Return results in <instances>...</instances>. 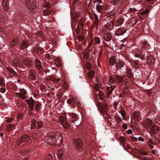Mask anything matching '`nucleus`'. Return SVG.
Masks as SVG:
<instances>
[{"instance_id": "nucleus-24", "label": "nucleus", "mask_w": 160, "mask_h": 160, "mask_svg": "<svg viewBox=\"0 0 160 160\" xmlns=\"http://www.w3.org/2000/svg\"><path fill=\"white\" fill-rule=\"evenodd\" d=\"M107 91L106 92L108 96L107 97H108L109 96L111 93L112 91L113 90V88L111 86L110 87H108L107 88Z\"/></svg>"}, {"instance_id": "nucleus-11", "label": "nucleus", "mask_w": 160, "mask_h": 160, "mask_svg": "<svg viewBox=\"0 0 160 160\" xmlns=\"http://www.w3.org/2000/svg\"><path fill=\"white\" fill-rule=\"evenodd\" d=\"M97 106L98 109L102 112H105L107 110V106L106 104H101V103H98L97 105Z\"/></svg>"}, {"instance_id": "nucleus-45", "label": "nucleus", "mask_w": 160, "mask_h": 160, "mask_svg": "<svg viewBox=\"0 0 160 160\" xmlns=\"http://www.w3.org/2000/svg\"><path fill=\"white\" fill-rule=\"evenodd\" d=\"M83 26V23L80 21H79V23L78 25V29L81 30L82 29Z\"/></svg>"}, {"instance_id": "nucleus-4", "label": "nucleus", "mask_w": 160, "mask_h": 160, "mask_svg": "<svg viewBox=\"0 0 160 160\" xmlns=\"http://www.w3.org/2000/svg\"><path fill=\"white\" fill-rule=\"evenodd\" d=\"M30 140V138L26 134L23 135L18 140L17 144L18 146H19L22 143L28 141Z\"/></svg>"}, {"instance_id": "nucleus-56", "label": "nucleus", "mask_w": 160, "mask_h": 160, "mask_svg": "<svg viewBox=\"0 0 160 160\" xmlns=\"http://www.w3.org/2000/svg\"><path fill=\"white\" fill-rule=\"evenodd\" d=\"M148 143V145L149 144H155V142H154L151 139L149 140Z\"/></svg>"}, {"instance_id": "nucleus-49", "label": "nucleus", "mask_w": 160, "mask_h": 160, "mask_svg": "<svg viewBox=\"0 0 160 160\" xmlns=\"http://www.w3.org/2000/svg\"><path fill=\"white\" fill-rule=\"evenodd\" d=\"M74 102H75L77 106H78V107L79 106V105L80 104V102L78 99L75 98Z\"/></svg>"}, {"instance_id": "nucleus-58", "label": "nucleus", "mask_w": 160, "mask_h": 160, "mask_svg": "<svg viewBox=\"0 0 160 160\" xmlns=\"http://www.w3.org/2000/svg\"><path fill=\"white\" fill-rule=\"evenodd\" d=\"M134 9L132 8H130L128 10V13H131L134 11Z\"/></svg>"}, {"instance_id": "nucleus-25", "label": "nucleus", "mask_w": 160, "mask_h": 160, "mask_svg": "<svg viewBox=\"0 0 160 160\" xmlns=\"http://www.w3.org/2000/svg\"><path fill=\"white\" fill-rule=\"evenodd\" d=\"M116 62L115 57L114 56L111 57L109 58V62L111 65H113Z\"/></svg>"}, {"instance_id": "nucleus-27", "label": "nucleus", "mask_w": 160, "mask_h": 160, "mask_svg": "<svg viewBox=\"0 0 160 160\" xmlns=\"http://www.w3.org/2000/svg\"><path fill=\"white\" fill-rule=\"evenodd\" d=\"M31 120V128L32 129H34L36 127V120L35 118L32 119Z\"/></svg>"}, {"instance_id": "nucleus-30", "label": "nucleus", "mask_w": 160, "mask_h": 160, "mask_svg": "<svg viewBox=\"0 0 160 160\" xmlns=\"http://www.w3.org/2000/svg\"><path fill=\"white\" fill-rule=\"evenodd\" d=\"M5 80L2 77L0 76V86H3L5 85Z\"/></svg>"}, {"instance_id": "nucleus-37", "label": "nucleus", "mask_w": 160, "mask_h": 160, "mask_svg": "<svg viewBox=\"0 0 160 160\" xmlns=\"http://www.w3.org/2000/svg\"><path fill=\"white\" fill-rule=\"evenodd\" d=\"M86 67L89 70L92 68V64L89 62H87L86 64Z\"/></svg>"}, {"instance_id": "nucleus-23", "label": "nucleus", "mask_w": 160, "mask_h": 160, "mask_svg": "<svg viewBox=\"0 0 160 160\" xmlns=\"http://www.w3.org/2000/svg\"><path fill=\"white\" fill-rule=\"evenodd\" d=\"M55 64L58 67H60L62 65V62L61 60L59 58H57L55 60Z\"/></svg>"}, {"instance_id": "nucleus-19", "label": "nucleus", "mask_w": 160, "mask_h": 160, "mask_svg": "<svg viewBox=\"0 0 160 160\" xmlns=\"http://www.w3.org/2000/svg\"><path fill=\"white\" fill-rule=\"evenodd\" d=\"M147 60L148 63L151 64H154L155 62V59L154 57L151 56H148Z\"/></svg>"}, {"instance_id": "nucleus-5", "label": "nucleus", "mask_w": 160, "mask_h": 160, "mask_svg": "<svg viewBox=\"0 0 160 160\" xmlns=\"http://www.w3.org/2000/svg\"><path fill=\"white\" fill-rule=\"evenodd\" d=\"M58 122L64 128L67 129L69 128V124L63 117H59L58 118Z\"/></svg>"}, {"instance_id": "nucleus-38", "label": "nucleus", "mask_w": 160, "mask_h": 160, "mask_svg": "<svg viewBox=\"0 0 160 160\" xmlns=\"http://www.w3.org/2000/svg\"><path fill=\"white\" fill-rule=\"evenodd\" d=\"M75 97H72L71 98H70L67 100V103L68 104L71 103V102H74L75 100Z\"/></svg>"}, {"instance_id": "nucleus-59", "label": "nucleus", "mask_w": 160, "mask_h": 160, "mask_svg": "<svg viewBox=\"0 0 160 160\" xmlns=\"http://www.w3.org/2000/svg\"><path fill=\"white\" fill-rule=\"evenodd\" d=\"M37 136H38V135L36 133H34L32 135V137L34 139L36 138Z\"/></svg>"}, {"instance_id": "nucleus-6", "label": "nucleus", "mask_w": 160, "mask_h": 160, "mask_svg": "<svg viewBox=\"0 0 160 160\" xmlns=\"http://www.w3.org/2000/svg\"><path fill=\"white\" fill-rule=\"evenodd\" d=\"M116 67L121 72L125 70L126 68V66L122 62H117L116 64Z\"/></svg>"}, {"instance_id": "nucleus-8", "label": "nucleus", "mask_w": 160, "mask_h": 160, "mask_svg": "<svg viewBox=\"0 0 160 160\" xmlns=\"http://www.w3.org/2000/svg\"><path fill=\"white\" fill-rule=\"evenodd\" d=\"M36 77V72L32 69L30 70L28 72V78L30 80H35Z\"/></svg>"}, {"instance_id": "nucleus-20", "label": "nucleus", "mask_w": 160, "mask_h": 160, "mask_svg": "<svg viewBox=\"0 0 160 160\" xmlns=\"http://www.w3.org/2000/svg\"><path fill=\"white\" fill-rule=\"evenodd\" d=\"M35 66V67L38 70H40L42 68L41 62L38 60H36Z\"/></svg>"}, {"instance_id": "nucleus-28", "label": "nucleus", "mask_w": 160, "mask_h": 160, "mask_svg": "<svg viewBox=\"0 0 160 160\" xmlns=\"http://www.w3.org/2000/svg\"><path fill=\"white\" fill-rule=\"evenodd\" d=\"M20 63V62L19 60L17 59H15L13 60L12 64L13 66L15 67V66H17L19 65Z\"/></svg>"}, {"instance_id": "nucleus-31", "label": "nucleus", "mask_w": 160, "mask_h": 160, "mask_svg": "<svg viewBox=\"0 0 160 160\" xmlns=\"http://www.w3.org/2000/svg\"><path fill=\"white\" fill-rule=\"evenodd\" d=\"M83 55L84 58L86 59H88L89 57V54L86 51H85L83 52Z\"/></svg>"}, {"instance_id": "nucleus-34", "label": "nucleus", "mask_w": 160, "mask_h": 160, "mask_svg": "<svg viewBox=\"0 0 160 160\" xmlns=\"http://www.w3.org/2000/svg\"><path fill=\"white\" fill-rule=\"evenodd\" d=\"M127 75L129 78L132 77V74L131 70L128 69L127 70Z\"/></svg>"}, {"instance_id": "nucleus-60", "label": "nucleus", "mask_w": 160, "mask_h": 160, "mask_svg": "<svg viewBox=\"0 0 160 160\" xmlns=\"http://www.w3.org/2000/svg\"><path fill=\"white\" fill-rule=\"evenodd\" d=\"M138 140L139 141L143 142L144 141V139L141 137H139L138 138Z\"/></svg>"}, {"instance_id": "nucleus-17", "label": "nucleus", "mask_w": 160, "mask_h": 160, "mask_svg": "<svg viewBox=\"0 0 160 160\" xmlns=\"http://www.w3.org/2000/svg\"><path fill=\"white\" fill-rule=\"evenodd\" d=\"M23 63L27 67H29L32 66V62L31 61L29 60L28 59H25L23 60Z\"/></svg>"}, {"instance_id": "nucleus-3", "label": "nucleus", "mask_w": 160, "mask_h": 160, "mask_svg": "<svg viewBox=\"0 0 160 160\" xmlns=\"http://www.w3.org/2000/svg\"><path fill=\"white\" fill-rule=\"evenodd\" d=\"M25 4L26 7L30 10H32L35 8V0H26Z\"/></svg>"}, {"instance_id": "nucleus-63", "label": "nucleus", "mask_w": 160, "mask_h": 160, "mask_svg": "<svg viewBox=\"0 0 160 160\" xmlns=\"http://www.w3.org/2000/svg\"><path fill=\"white\" fill-rule=\"evenodd\" d=\"M76 115L74 113L72 114L71 116V117L73 118H75L76 117Z\"/></svg>"}, {"instance_id": "nucleus-7", "label": "nucleus", "mask_w": 160, "mask_h": 160, "mask_svg": "<svg viewBox=\"0 0 160 160\" xmlns=\"http://www.w3.org/2000/svg\"><path fill=\"white\" fill-rule=\"evenodd\" d=\"M104 38L107 42L106 43L105 42V44L107 46H109L110 44L109 41L112 38L111 34L109 33H106L104 34Z\"/></svg>"}, {"instance_id": "nucleus-50", "label": "nucleus", "mask_w": 160, "mask_h": 160, "mask_svg": "<svg viewBox=\"0 0 160 160\" xmlns=\"http://www.w3.org/2000/svg\"><path fill=\"white\" fill-rule=\"evenodd\" d=\"M114 81L113 80L112 78L111 77H110L108 80V83L109 84H111L114 83Z\"/></svg>"}, {"instance_id": "nucleus-62", "label": "nucleus", "mask_w": 160, "mask_h": 160, "mask_svg": "<svg viewBox=\"0 0 160 160\" xmlns=\"http://www.w3.org/2000/svg\"><path fill=\"white\" fill-rule=\"evenodd\" d=\"M122 126L124 129H126L127 128V126L126 124H123L122 125Z\"/></svg>"}, {"instance_id": "nucleus-16", "label": "nucleus", "mask_w": 160, "mask_h": 160, "mask_svg": "<svg viewBox=\"0 0 160 160\" xmlns=\"http://www.w3.org/2000/svg\"><path fill=\"white\" fill-rule=\"evenodd\" d=\"M64 155V153L61 150H58L57 152V156L58 158L60 160H61L63 159Z\"/></svg>"}, {"instance_id": "nucleus-13", "label": "nucleus", "mask_w": 160, "mask_h": 160, "mask_svg": "<svg viewBox=\"0 0 160 160\" xmlns=\"http://www.w3.org/2000/svg\"><path fill=\"white\" fill-rule=\"evenodd\" d=\"M2 5L5 10L8 9L9 8V4L8 0H2Z\"/></svg>"}, {"instance_id": "nucleus-33", "label": "nucleus", "mask_w": 160, "mask_h": 160, "mask_svg": "<svg viewBox=\"0 0 160 160\" xmlns=\"http://www.w3.org/2000/svg\"><path fill=\"white\" fill-rule=\"evenodd\" d=\"M14 128V126L11 124H9L7 126V130L8 131H10L11 130H12Z\"/></svg>"}, {"instance_id": "nucleus-43", "label": "nucleus", "mask_w": 160, "mask_h": 160, "mask_svg": "<svg viewBox=\"0 0 160 160\" xmlns=\"http://www.w3.org/2000/svg\"><path fill=\"white\" fill-rule=\"evenodd\" d=\"M95 19V23L96 24L97 26H98V16L95 13L94 14Z\"/></svg>"}, {"instance_id": "nucleus-32", "label": "nucleus", "mask_w": 160, "mask_h": 160, "mask_svg": "<svg viewBox=\"0 0 160 160\" xmlns=\"http://www.w3.org/2000/svg\"><path fill=\"white\" fill-rule=\"evenodd\" d=\"M146 123L147 126L148 127H151L152 126V122L150 119H148L146 121Z\"/></svg>"}, {"instance_id": "nucleus-54", "label": "nucleus", "mask_w": 160, "mask_h": 160, "mask_svg": "<svg viewBox=\"0 0 160 160\" xmlns=\"http://www.w3.org/2000/svg\"><path fill=\"white\" fill-rule=\"evenodd\" d=\"M120 2V0H112V2L113 4L117 3L118 2Z\"/></svg>"}, {"instance_id": "nucleus-61", "label": "nucleus", "mask_w": 160, "mask_h": 160, "mask_svg": "<svg viewBox=\"0 0 160 160\" xmlns=\"http://www.w3.org/2000/svg\"><path fill=\"white\" fill-rule=\"evenodd\" d=\"M143 160H151L148 157H143Z\"/></svg>"}, {"instance_id": "nucleus-36", "label": "nucleus", "mask_w": 160, "mask_h": 160, "mask_svg": "<svg viewBox=\"0 0 160 160\" xmlns=\"http://www.w3.org/2000/svg\"><path fill=\"white\" fill-rule=\"evenodd\" d=\"M37 126L38 128H41L43 127V122L40 121H38L37 122Z\"/></svg>"}, {"instance_id": "nucleus-47", "label": "nucleus", "mask_w": 160, "mask_h": 160, "mask_svg": "<svg viewBox=\"0 0 160 160\" xmlns=\"http://www.w3.org/2000/svg\"><path fill=\"white\" fill-rule=\"evenodd\" d=\"M88 75H89V77H90L91 78H92L94 76V75H95V73L93 71H90L89 72Z\"/></svg>"}, {"instance_id": "nucleus-12", "label": "nucleus", "mask_w": 160, "mask_h": 160, "mask_svg": "<svg viewBox=\"0 0 160 160\" xmlns=\"http://www.w3.org/2000/svg\"><path fill=\"white\" fill-rule=\"evenodd\" d=\"M47 6L48 8L44 10L42 12L43 15L45 16H48L51 13V9L50 8V5L48 4Z\"/></svg>"}, {"instance_id": "nucleus-22", "label": "nucleus", "mask_w": 160, "mask_h": 160, "mask_svg": "<svg viewBox=\"0 0 160 160\" xmlns=\"http://www.w3.org/2000/svg\"><path fill=\"white\" fill-rule=\"evenodd\" d=\"M123 79L124 77H122L119 75H117L115 77L114 81L117 82H121Z\"/></svg>"}, {"instance_id": "nucleus-26", "label": "nucleus", "mask_w": 160, "mask_h": 160, "mask_svg": "<svg viewBox=\"0 0 160 160\" xmlns=\"http://www.w3.org/2000/svg\"><path fill=\"white\" fill-rule=\"evenodd\" d=\"M6 69L8 72L12 74L14 76H16L17 73L13 69L9 67H6Z\"/></svg>"}, {"instance_id": "nucleus-53", "label": "nucleus", "mask_w": 160, "mask_h": 160, "mask_svg": "<svg viewBox=\"0 0 160 160\" xmlns=\"http://www.w3.org/2000/svg\"><path fill=\"white\" fill-rule=\"evenodd\" d=\"M6 92V89L4 88H0V92L2 93H4Z\"/></svg>"}, {"instance_id": "nucleus-41", "label": "nucleus", "mask_w": 160, "mask_h": 160, "mask_svg": "<svg viewBox=\"0 0 160 160\" xmlns=\"http://www.w3.org/2000/svg\"><path fill=\"white\" fill-rule=\"evenodd\" d=\"M44 160H53L51 154H48Z\"/></svg>"}, {"instance_id": "nucleus-15", "label": "nucleus", "mask_w": 160, "mask_h": 160, "mask_svg": "<svg viewBox=\"0 0 160 160\" xmlns=\"http://www.w3.org/2000/svg\"><path fill=\"white\" fill-rule=\"evenodd\" d=\"M159 129L157 126L156 125L152 126V127L151 128V131L153 134L157 133L159 131Z\"/></svg>"}, {"instance_id": "nucleus-9", "label": "nucleus", "mask_w": 160, "mask_h": 160, "mask_svg": "<svg viewBox=\"0 0 160 160\" xmlns=\"http://www.w3.org/2000/svg\"><path fill=\"white\" fill-rule=\"evenodd\" d=\"M26 102L28 104L29 108L31 110L33 109L34 101L32 98H30L28 100H26Z\"/></svg>"}, {"instance_id": "nucleus-55", "label": "nucleus", "mask_w": 160, "mask_h": 160, "mask_svg": "<svg viewBox=\"0 0 160 160\" xmlns=\"http://www.w3.org/2000/svg\"><path fill=\"white\" fill-rule=\"evenodd\" d=\"M140 154L147 155H148V152L146 151H141L140 152Z\"/></svg>"}, {"instance_id": "nucleus-52", "label": "nucleus", "mask_w": 160, "mask_h": 160, "mask_svg": "<svg viewBox=\"0 0 160 160\" xmlns=\"http://www.w3.org/2000/svg\"><path fill=\"white\" fill-rule=\"evenodd\" d=\"M149 10L148 9H147L145 11H143L140 13V14L142 15H144L146 14L147 12H149Z\"/></svg>"}, {"instance_id": "nucleus-39", "label": "nucleus", "mask_w": 160, "mask_h": 160, "mask_svg": "<svg viewBox=\"0 0 160 160\" xmlns=\"http://www.w3.org/2000/svg\"><path fill=\"white\" fill-rule=\"evenodd\" d=\"M130 91V89L128 87L124 88L123 89V92L125 94H127Z\"/></svg>"}, {"instance_id": "nucleus-10", "label": "nucleus", "mask_w": 160, "mask_h": 160, "mask_svg": "<svg viewBox=\"0 0 160 160\" xmlns=\"http://www.w3.org/2000/svg\"><path fill=\"white\" fill-rule=\"evenodd\" d=\"M74 145L77 149L80 148L82 146V142L80 139H76L74 142Z\"/></svg>"}, {"instance_id": "nucleus-18", "label": "nucleus", "mask_w": 160, "mask_h": 160, "mask_svg": "<svg viewBox=\"0 0 160 160\" xmlns=\"http://www.w3.org/2000/svg\"><path fill=\"white\" fill-rule=\"evenodd\" d=\"M28 46V42L26 40H23L21 43L20 47L22 49L27 48Z\"/></svg>"}, {"instance_id": "nucleus-64", "label": "nucleus", "mask_w": 160, "mask_h": 160, "mask_svg": "<svg viewBox=\"0 0 160 160\" xmlns=\"http://www.w3.org/2000/svg\"><path fill=\"white\" fill-rule=\"evenodd\" d=\"M127 132L128 134H130L132 132V131L131 129H129L127 130Z\"/></svg>"}, {"instance_id": "nucleus-29", "label": "nucleus", "mask_w": 160, "mask_h": 160, "mask_svg": "<svg viewBox=\"0 0 160 160\" xmlns=\"http://www.w3.org/2000/svg\"><path fill=\"white\" fill-rule=\"evenodd\" d=\"M41 104L38 102L36 103L35 107V110L37 111H38L40 110L41 109Z\"/></svg>"}, {"instance_id": "nucleus-35", "label": "nucleus", "mask_w": 160, "mask_h": 160, "mask_svg": "<svg viewBox=\"0 0 160 160\" xmlns=\"http://www.w3.org/2000/svg\"><path fill=\"white\" fill-rule=\"evenodd\" d=\"M120 112L121 113V116L123 117V119L125 120V116L126 115V112L124 110H121Z\"/></svg>"}, {"instance_id": "nucleus-14", "label": "nucleus", "mask_w": 160, "mask_h": 160, "mask_svg": "<svg viewBox=\"0 0 160 160\" xmlns=\"http://www.w3.org/2000/svg\"><path fill=\"white\" fill-rule=\"evenodd\" d=\"M19 41L18 38H15L13 39L10 42V45L11 47H14L17 45Z\"/></svg>"}, {"instance_id": "nucleus-46", "label": "nucleus", "mask_w": 160, "mask_h": 160, "mask_svg": "<svg viewBox=\"0 0 160 160\" xmlns=\"http://www.w3.org/2000/svg\"><path fill=\"white\" fill-rule=\"evenodd\" d=\"M6 122L8 123H10L12 122L13 120V118H8V117H6Z\"/></svg>"}, {"instance_id": "nucleus-48", "label": "nucleus", "mask_w": 160, "mask_h": 160, "mask_svg": "<svg viewBox=\"0 0 160 160\" xmlns=\"http://www.w3.org/2000/svg\"><path fill=\"white\" fill-rule=\"evenodd\" d=\"M103 94H104V93H103V92H102L101 91H100L98 93V95L99 96H100L99 98L100 99H102V97H103Z\"/></svg>"}, {"instance_id": "nucleus-21", "label": "nucleus", "mask_w": 160, "mask_h": 160, "mask_svg": "<svg viewBox=\"0 0 160 160\" xmlns=\"http://www.w3.org/2000/svg\"><path fill=\"white\" fill-rule=\"evenodd\" d=\"M26 92L25 90H23L21 92L18 93L19 97L22 99L26 98Z\"/></svg>"}, {"instance_id": "nucleus-1", "label": "nucleus", "mask_w": 160, "mask_h": 160, "mask_svg": "<svg viewBox=\"0 0 160 160\" xmlns=\"http://www.w3.org/2000/svg\"><path fill=\"white\" fill-rule=\"evenodd\" d=\"M52 133H54L55 134L54 137V140L56 143V146H58L62 142V137L61 134L59 132H53Z\"/></svg>"}, {"instance_id": "nucleus-57", "label": "nucleus", "mask_w": 160, "mask_h": 160, "mask_svg": "<svg viewBox=\"0 0 160 160\" xmlns=\"http://www.w3.org/2000/svg\"><path fill=\"white\" fill-rule=\"evenodd\" d=\"M91 44L90 43L89 44L88 46V49L89 51H91L92 48V47H91Z\"/></svg>"}, {"instance_id": "nucleus-42", "label": "nucleus", "mask_w": 160, "mask_h": 160, "mask_svg": "<svg viewBox=\"0 0 160 160\" xmlns=\"http://www.w3.org/2000/svg\"><path fill=\"white\" fill-rule=\"evenodd\" d=\"M133 115L134 118H137L139 117L140 116V113L139 112H134Z\"/></svg>"}, {"instance_id": "nucleus-44", "label": "nucleus", "mask_w": 160, "mask_h": 160, "mask_svg": "<svg viewBox=\"0 0 160 160\" xmlns=\"http://www.w3.org/2000/svg\"><path fill=\"white\" fill-rule=\"evenodd\" d=\"M102 6L101 5H98L96 6V8L97 10L98 11V12H100V11L101 10Z\"/></svg>"}, {"instance_id": "nucleus-2", "label": "nucleus", "mask_w": 160, "mask_h": 160, "mask_svg": "<svg viewBox=\"0 0 160 160\" xmlns=\"http://www.w3.org/2000/svg\"><path fill=\"white\" fill-rule=\"evenodd\" d=\"M54 133H52L50 135L47 136L45 138V140L47 142L49 145H56V143L55 140H54Z\"/></svg>"}, {"instance_id": "nucleus-40", "label": "nucleus", "mask_w": 160, "mask_h": 160, "mask_svg": "<svg viewBox=\"0 0 160 160\" xmlns=\"http://www.w3.org/2000/svg\"><path fill=\"white\" fill-rule=\"evenodd\" d=\"M95 41L97 44H99L100 42V39L99 37H95Z\"/></svg>"}, {"instance_id": "nucleus-51", "label": "nucleus", "mask_w": 160, "mask_h": 160, "mask_svg": "<svg viewBox=\"0 0 160 160\" xmlns=\"http://www.w3.org/2000/svg\"><path fill=\"white\" fill-rule=\"evenodd\" d=\"M119 140L121 142H123L125 141V140L124 137L122 136H121L119 138Z\"/></svg>"}]
</instances>
